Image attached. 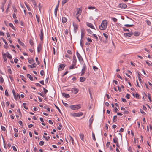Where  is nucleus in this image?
Segmentation results:
<instances>
[{"label": "nucleus", "instance_id": "obj_4", "mask_svg": "<svg viewBox=\"0 0 152 152\" xmlns=\"http://www.w3.org/2000/svg\"><path fill=\"white\" fill-rule=\"evenodd\" d=\"M83 115L82 112H79L77 113H74L72 114V116L74 117H80Z\"/></svg>", "mask_w": 152, "mask_h": 152}, {"label": "nucleus", "instance_id": "obj_28", "mask_svg": "<svg viewBox=\"0 0 152 152\" xmlns=\"http://www.w3.org/2000/svg\"><path fill=\"white\" fill-rule=\"evenodd\" d=\"M133 95L134 97H135L137 98H139L140 96L137 93H136L135 94L133 93Z\"/></svg>", "mask_w": 152, "mask_h": 152}, {"label": "nucleus", "instance_id": "obj_8", "mask_svg": "<svg viewBox=\"0 0 152 152\" xmlns=\"http://www.w3.org/2000/svg\"><path fill=\"white\" fill-rule=\"evenodd\" d=\"M1 39L3 40V41L4 43H5V44L4 45V47L5 48H7L8 46V45L7 42H6V41L5 40V39H3V38H2Z\"/></svg>", "mask_w": 152, "mask_h": 152}, {"label": "nucleus", "instance_id": "obj_32", "mask_svg": "<svg viewBox=\"0 0 152 152\" xmlns=\"http://www.w3.org/2000/svg\"><path fill=\"white\" fill-rule=\"evenodd\" d=\"M69 137H70V140L72 141V144H74V140L70 136H69Z\"/></svg>", "mask_w": 152, "mask_h": 152}, {"label": "nucleus", "instance_id": "obj_54", "mask_svg": "<svg viewBox=\"0 0 152 152\" xmlns=\"http://www.w3.org/2000/svg\"><path fill=\"white\" fill-rule=\"evenodd\" d=\"M93 35L96 38L97 41L98 40V38L96 35L95 34H93Z\"/></svg>", "mask_w": 152, "mask_h": 152}, {"label": "nucleus", "instance_id": "obj_21", "mask_svg": "<svg viewBox=\"0 0 152 152\" xmlns=\"http://www.w3.org/2000/svg\"><path fill=\"white\" fill-rule=\"evenodd\" d=\"M76 65V64L72 63V65L70 66L69 67V69H72L74 68V66H75Z\"/></svg>", "mask_w": 152, "mask_h": 152}, {"label": "nucleus", "instance_id": "obj_22", "mask_svg": "<svg viewBox=\"0 0 152 152\" xmlns=\"http://www.w3.org/2000/svg\"><path fill=\"white\" fill-rule=\"evenodd\" d=\"M27 77H28L31 80L33 81V78L29 74H27Z\"/></svg>", "mask_w": 152, "mask_h": 152}, {"label": "nucleus", "instance_id": "obj_45", "mask_svg": "<svg viewBox=\"0 0 152 152\" xmlns=\"http://www.w3.org/2000/svg\"><path fill=\"white\" fill-rule=\"evenodd\" d=\"M5 95L7 96H9L8 93V91L7 89H6L5 90Z\"/></svg>", "mask_w": 152, "mask_h": 152}, {"label": "nucleus", "instance_id": "obj_34", "mask_svg": "<svg viewBox=\"0 0 152 152\" xmlns=\"http://www.w3.org/2000/svg\"><path fill=\"white\" fill-rule=\"evenodd\" d=\"M88 8L89 10H94L95 8V7H92L91 6H88Z\"/></svg>", "mask_w": 152, "mask_h": 152}, {"label": "nucleus", "instance_id": "obj_24", "mask_svg": "<svg viewBox=\"0 0 152 152\" xmlns=\"http://www.w3.org/2000/svg\"><path fill=\"white\" fill-rule=\"evenodd\" d=\"M80 138L81 139V140L82 141H84V134H83L80 133Z\"/></svg>", "mask_w": 152, "mask_h": 152}, {"label": "nucleus", "instance_id": "obj_31", "mask_svg": "<svg viewBox=\"0 0 152 152\" xmlns=\"http://www.w3.org/2000/svg\"><path fill=\"white\" fill-rule=\"evenodd\" d=\"M69 0H62V5H64L67 2L69 1Z\"/></svg>", "mask_w": 152, "mask_h": 152}, {"label": "nucleus", "instance_id": "obj_60", "mask_svg": "<svg viewBox=\"0 0 152 152\" xmlns=\"http://www.w3.org/2000/svg\"><path fill=\"white\" fill-rule=\"evenodd\" d=\"M1 129L3 131H5L6 130L5 128L2 126H1Z\"/></svg>", "mask_w": 152, "mask_h": 152}, {"label": "nucleus", "instance_id": "obj_10", "mask_svg": "<svg viewBox=\"0 0 152 152\" xmlns=\"http://www.w3.org/2000/svg\"><path fill=\"white\" fill-rule=\"evenodd\" d=\"M58 6H59V3L56 6V7L55 9V10H54V13H55V14L56 16L58 10Z\"/></svg>", "mask_w": 152, "mask_h": 152}, {"label": "nucleus", "instance_id": "obj_62", "mask_svg": "<svg viewBox=\"0 0 152 152\" xmlns=\"http://www.w3.org/2000/svg\"><path fill=\"white\" fill-rule=\"evenodd\" d=\"M87 40H88V42H92V41L91 39H90L89 38H87Z\"/></svg>", "mask_w": 152, "mask_h": 152}, {"label": "nucleus", "instance_id": "obj_64", "mask_svg": "<svg viewBox=\"0 0 152 152\" xmlns=\"http://www.w3.org/2000/svg\"><path fill=\"white\" fill-rule=\"evenodd\" d=\"M67 53L69 54H71L72 53V52L70 50H68L67 51Z\"/></svg>", "mask_w": 152, "mask_h": 152}, {"label": "nucleus", "instance_id": "obj_42", "mask_svg": "<svg viewBox=\"0 0 152 152\" xmlns=\"http://www.w3.org/2000/svg\"><path fill=\"white\" fill-rule=\"evenodd\" d=\"M134 26V25H133V24H132V25L125 24L124 25V26H126V27H132V26Z\"/></svg>", "mask_w": 152, "mask_h": 152}, {"label": "nucleus", "instance_id": "obj_14", "mask_svg": "<svg viewBox=\"0 0 152 152\" xmlns=\"http://www.w3.org/2000/svg\"><path fill=\"white\" fill-rule=\"evenodd\" d=\"M62 96L65 98H69L70 96L69 94H66L65 93H62Z\"/></svg>", "mask_w": 152, "mask_h": 152}, {"label": "nucleus", "instance_id": "obj_30", "mask_svg": "<svg viewBox=\"0 0 152 152\" xmlns=\"http://www.w3.org/2000/svg\"><path fill=\"white\" fill-rule=\"evenodd\" d=\"M33 3V5L34 6V7L35 8L37 7V4L34 0H31Z\"/></svg>", "mask_w": 152, "mask_h": 152}, {"label": "nucleus", "instance_id": "obj_53", "mask_svg": "<svg viewBox=\"0 0 152 152\" xmlns=\"http://www.w3.org/2000/svg\"><path fill=\"white\" fill-rule=\"evenodd\" d=\"M29 43L31 46H32L33 45L34 43L32 40L31 39L29 41Z\"/></svg>", "mask_w": 152, "mask_h": 152}, {"label": "nucleus", "instance_id": "obj_59", "mask_svg": "<svg viewBox=\"0 0 152 152\" xmlns=\"http://www.w3.org/2000/svg\"><path fill=\"white\" fill-rule=\"evenodd\" d=\"M83 40L82 39H81L80 41V45L81 47L82 48L83 46V45L82 44Z\"/></svg>", "mask_w": 152, "mask_h": 152}, {"label": "nucleus", "instance_id": "obj_2", "mask_svg": "<svg viewBox=\"0 0 152 152\" xmlns=\"http://www.w3.org/2000/svg\"><path fill=\"white\" fill-rule=\"evenodd\" d=\"M70 108L73 110L78 109L81 108V105L79 104L77 105H71L69 107Z\"/></svg>", "mask_w": 152, "mask_h": 152}, {"label": "nucleus", "instance_id": "obj_16", "mask_svg": "<svg viewBox=\"0 0 152 152\" xmlns=\"http://www.w3.org/2000/svg\"><path fill=\"white\" fill-rule=\"evenodd\" d=\"M73 26H74V31H75V32L76 33L77 30V28H78L77 26V25L74 24H73Z\"/></svg>", "mask_w": 152, "mask_h": 152}, {"label": "nucleus", "instance_id": "obj_15", "mask_svg": "<svg viewBox=\"0 0 152 152\" xmlns=\"http://www.w3.org/2000/svg\"><path fill=\"white\" fill-rule=\"evenodd\" d=\"M77 11L76 13V15H78L79 16L80 15L82 12V10L80 9V8L77 9Z\"/></svg>", "mask_w": 152, "mask_h": 152}, {"label": "nucleus", "instance_id": "obj_61", "mask_svg": "<svg viewBox=\"0 0 152 152\" xmlns=\"http://www.w3.org/2000/svg\"><path fill=\"white\" fill-rule=\"evenodd\" d=\"M140 111L141 113L143 115H145V113L144 111H143L142 110L140 109Z\"/></svg>", "mask_w": 152, "mask_h": 152}, {"label": "nucleus", "instance_id": "obj_3", "mask_svg": "<svg viewBox=\"0 0 152 152\" xmlns=\"http://www.w3.org/2000/svg\"><path fill=\"white\" fill-rule=\"evenodd\" d=\"M86 64L84 63L83 65V68L81 71V76H83L86 70Z\"/></svg>", "mask_w": 152, "mask_h": 152}, {"label": "nucleus", "instance_id": "obj_46", "mask_svg": "<svg viewBox=\"0 0 152 152\" xmlns=\"http://www.w3.org/2000/svg\"><path fill=\"white\" fill-rule=\"evenodd\" d=\"M39 144L40 145L42 146L44 144V142L43 141H40L39 142Z\"/></svg>", "mask_w": 152, "mask_h": 152}, {"label": "nucleus", "instance_id": "obj_48", "mask_svg": "<svg viewBox=\"0 0 152 152\" xmlns=\"http://www.w3.org/2000/svg\"><path fill=\"white\" fill-rule=\"evenodd\" d=\"M43 89L44 90V92L45 94L47 92H48V90L46 89L44 87H43Z\"/></svg>", "mask_w": 152, "mask_h": 152}, {"label": "nucleus", "instance_id": "obj_58", "mask_svg": "<svg viewBox=\"0 0 152 152\" xmlns=\"http://www.w3.org/2000/svg\"><path fill=\"white\" fill-rule=\"evenodd\" d=\"M62 103L66 107H67L68 106V104L66 103H64V102L62 100Z\"/></svg>", "mask_w": 152, "mask_h": 152}, {"label": "nucleus", "instance_id": "obj_47", "mask_svg": "<svg viewBox=\"0 0 152 152\" xmlns=\"http://www.w3.org/2000/svg\"><path fill=\"white\" fill-rule=\"evenodd\" d=\"M93 69L95 71H97L98 69V68L96 66H93Z\"/></svg>", "mask_w": 152, "mask_h": 152}, {"label": "nucleus", "instance_id": "obj_27", "mask_svg": "<svg viewBox=\"0 0 152 152\" xmlns=\"http://www.w3.org/2000/svg\"><path fill=\"white\" fill-rule=\"evenodd\" d=\"M133 34L135 36H138L140 35V33L138 32H135L133 33Z\"/></svg>", "mask_w": 152, "mask_h": 152}, {"label": "nucleus", "instance_id": "obj_57", "mask_svg": "<svg viewBox=\"0 0 152 152\" xmlns=\"http://www.w3.org/2000/svg\"><path fill=\"white\" fill-rule=\"evenodd\" d=\"M92 137H93V139L94 141L96 140V139L95 137V136L94 134V133H92Z\"/></svg>", "mask_w": 152, "mask_h": 152}, {"label": "nucleus", "instance_id": "obj_11", "mask_svg": "<svg viewBox=\"0 0 152 152\" xmlns=\"http://www.w3.org/2000/svg\"><path fill=\"white\" fill-rule=\"evenodd\" d=\"M18 43L20 44V45L22 46L24 48L25 47V45H24V44L20 41L19 39H18Z\"/></svg>", "mask_w": 152, "mask_h": 152}, {"label": "nucleus", "instance_id": "obj_39", "mask_svg": "<svg viewBox=\"0 0 152 152\" xmlns=\"http://www.w3.org/2000/svg\"><path fill=\"white\" fill-rule=\"evenodd\" d=\"M148 97L150 102H151L152 100L151 99V96L150 94H148Z\"/></svg>", "mask_w": 152, "mask_h": 152}, {"label": "nucleus", "instance_id": "obj_52", "mask_svg": "<svg viewBox=\"0 0 152 152\" xmlns=\"http://www.w3.org/2000/svg\"><path fill=\"white\" fill-rule=\"evenodd\" d=\"M40 73L41 76H43L44 74V72L43 70H42L41 71Z\"/></svg>", "mask_w": 152, "mask_h": 152}, {"label": "nucleus", "instance_id": "obj_36", "mask_svg": "<svg viewBox=\"0 0 152 152\" xmlns=\"http://www.w3.org/2000/svg\"><path fill=\"white\" fill-rule=\"evenodd\" d=\"M36 18L38 24L39 23V17L37 16V15H36Z\"/></svg>", "mask_w": 152, "mask_h": 152}, {"label": "nucleus", "instance_id": "obj_7", "mask_svg": "<svg viewBox=\"0 0 152 152\" xmlns=\"http://www.w3.org/2000/svg\"><path fill=\"white\" fill-rule=\"evenodd\" d=\"M133 34L132 32H131L129 33H125L124 34V36L126 37H131L132 35Z\"/></svg>", "mask_w": 152, "mask_h": 152}, {"label": "nucleus", "instance_id": "obj_5", "mask_svg": "<svg viewBox=\"0 0 152 152\" xmlns=\"http://www.w3.org/2000/svg\"><path fill=\"white\" fill-rule=\"evenodd\" d=\"M118 7L121 8L125 9L127 7V5L125 4L121 3L119 4Z\"/></svg>", "mask_w": 152, "mask_h": 152}, {"label": "nucleus", "instance_id": "obj_26", "mask_svg": "<svg viewBox=\"0 0 152 152\" xmlns=\"http://www.w3.org/2000/svg\"><path fill=\"white\" fill-rule=\"evenodd\" d=\"M93 121V116H92L90 119L89 120V123H90V125H91L92 124Z\"/></svg>", "mask_w": 152, "mask_h": 152}, {"label": "nucleus", "instance_id": "obj_18", "mask_svg": "<svg viewBox=\"0 0 152 152\" xmlns=\"http://www.w3.org/2000/svg\"><path fill=\"white\" fill-rule=\"evenodd\" d=\"M37 66V64L35 63H34L32 65H29L28 67L31 68L36 67Z\"/></svg>", "mask_w": 152, "mask_h": 152}, {"label": "nucleus", "instance_id": "obj_55", "mask_svg": "<svg viewBox=\"0 0 152 152\" xmlns=\"http://www.w3.org/2000/svg\"><path fill=\"white\" fill-rule=\"evenodd\" d=\"M54 105H55V107L57 109H58V110L59 112L60 113H61V110H60V109H59V108H58V106H57L55 104H54Z\"/></svg>", "mask_w": 152, "mask_h": 152}, {"label": "nucleus", "instance_id": "obj_40", "mask_svg": "<svg viewBox=\"0 0 152 152\" xmlns=\"http://www.w3.org/2000/svg\"><path fill=\"white\" fill-rule=\"evenodd\" d=\"M7 57L8 58H10V59H11L12 58V57L11 55L10 54H9V53H8V54L7 55Z\"/></svg>", "mask_w": 152, "mask_h": 152}, {"label": "nucleus", "instance_id": "obj_37", "mask_svg": "<svg viewBox=\"0 0 152 152\" xmlns=\"http://www.w3.org/2000/svg\"><path fill=\"white\" fill-rule=\"evenodd\" d=\"M117 117V116L115 115L113 117V122H115L116 121L117 119L116 118Z\"/></svg>", "mask_w": 152, "mask_h": 152}, {"label": "nucleus", "instance_id": "obj_43", "mask_svg": "<svg viewBox=\"0 0 152 152\" xmlns=\"http://www.w3.org/2000/svg\"><path fill=\"white\" fill-rule=\"evenodd\" d=\"M103 35L105 37L106 39H107V38H108V35L107 34L105 33H104L103 34Z\"/></svg>", "mask_w": 152, "mask_h": 152}, {"label": "nucleus", "instance_id": "obj_33", "mask_svg": "<svg viewBox=\"0 0 152 152\" xmlns=\"http://www.w3.org/2000/svg\"><path fill=\"white\" fill-rule=\"evenodd\" d=\"M81 39H82L84 37L85 34L84 33L82 30H81Z\"/></svg>", "mask_w": 152, "mask_h": 152}, {"label": "nucleus", "instance_id": "obj_41", "mask_svg": "<svg viewBox=\"0 0 152 152\" xmlns=\"http://www.w3.org/2000/svg\"><path fill=\"white\" fill-rule=\"evenodd\" d=\"M87 31L88 32V34H91L92 33V31L90 29H87Z\"/></svg>", "mask_w": 152, "mask_h": 152}, {"label": "nucleus", "instance_id": "obj_19", "mask_svg": "<svg viewBox=\"0 0 152 152\" xmlns=\"http://www.w3.org/2000/svg\"><path fill=\"white\" fill-rule=\"evenodd\" d=\"M72 60H73L72 63L76 64V63H77L76 58V57L75 55H74L73 56Z\"/></svg>", "mask_w": 152, "mask_h": 152}, {"label": "nucleus", "instance_id": "obj_17", "mask_svg": "<svg viewBox=\"0 0 152 152\" xmlns=\"http://www.w3.org/2000/svg\"><path fill=\"white\" fill-rule=\"evenodd\" d=\"M42 46L41 44H39L38 45L37 47V51L39 53L41 50Z\"/></svg>", "mask_w": 152, "mask_h": 152}, {"label": "nucleus", "instance_id": "obj_1", "mask_svg": "<svg viewBox=\"0 0 152 152\" xmlns=\"http://www.w3.org/2000/svg\"><path fill=\"white\" fill-rule=\"evenodd\" d=\"M107 25V21L106 20H103L99 26V28L101 30H104L106 28Z\"/></svg>", "mask_w": 152, "mask_h": 152}, {"label": "nucleus", "instance_id": "obj_35", "mask_svg": "<svg viewBox=\"0 0 152 152\" xmlns=\"http://www.w3.org/2000/svg\"><path fill=\"white\" fill-rule=\"evenodd\" d=\"M9 26L10 27H12L14 30H15V28L14 27L13 24L12 23H10Z\"/></svg>", "mask_w": 152, "mask_h": 152}, {"label": "nucleus", "instance_id": "obj_51", "mask_svg": "<svg viewBox=\"0 0 152 152\" xmlns=\"http://www.w3.org/2000/svg\"><path fill=\"white\" fill-rule=\"evenodd\" d=\"M112 20L114 22H116L117 21V19L115 18H112Z\"/></svg>", "mask_w": 152, "mask_h": 152}, {"label": "nucleus", "instance_id": "obj_56", "mask_svg": "<svg viewBox=\"0 0 152 152\" xmlns=\"http://www.w3.org/2000/svg\"><path fill=\"white\" fill-rule=\"evenodd\" d=\"M12 148L13 150L14 151H17V149H16V148L15 146H12Z\"/></svg>", "mask_w": 152, "mask_h": 152}, {"label": "nucleus", "instance_id": "obj_63", "mask_svg": "<svg viewBox=\"0 0 152 152\" xmlns=\"http://www.w3.org/2000/svg\"><path fill=\"white\" fill-rule=\"evenodd\" d=\"M130 94H128L126 95V97L128 99H129L130 98Z\"/></svg>", "mask_w": 152, "mask_h": 152}, {"label": "nucleus", "instance_id": "obj_50", "mask_svg": "<svg viewBox=\"0 0 152 152\" xmlns=\"http://www.w3.org/2000/svg\"><path fill=\"white\" fill-rule=\"evenodd\" d=\"M118 140V139L117 138H116V140H115L114 138H113V142L115 143H118V141H117Z\"/></svg>", "mask_w": 152, "mask_h": 152}, {"label": "nucleus", "instance_id": "obj_6", "mask_svg": "<svg viewBox=\"0 0 152 152\" xmlns=\"http://www.w3.org/2000/svg\"><path fill=\"white\" fill-rule=\"evenodd\" d=\"M40 37V39L41 41H42L43 39V29H41V33L39 34Z\"/></svg>", "mask_w": 152, "mask_h": 152}, {"label": "nucleus", "instance_id": "obj_29", "mask_svg": "<svg viewBox=\"0 0 152 152\" xmlns=\"http://www.w3.org/2000/svg\"><path fill=\"white\" fill-rule=\"evenodd\" d=\"M77 53V57L80 60V58H81V55H80V54L78 53V51H77V53Z\"/></svg>", "mask_w": 152, "mask_h": 152}, {"label": "nucleus", "instance_id": "obj_38", "mask_svg": "<svg viewBox=\"0 0 152 152\" xmlns=\"http://www.w3.org/2000/svg\"><path fill=\"white\" fill-rule=\"evenodd\" d=\"M43 137L47 141H48V139H49L50 138V136H48V137H46V136H43Z\"/></svg>", "mask_w": 152, "mask_h": 152}, {"label": "nucleus", "instance_id": "obj_20", "mask_svg": "<svg viewBox=\"0 0 152 152\" xmlns=\"http://www.w3.org/2000/svg\"><path fill=\"white\" fill-rule=\"evenodd\" d=\"M62 21L63 23H65L67 21V19L66 17H63L62 18Z\"/></svg>", "mask_w": 152, "mask_h": 152}, {"label": "nucleus", "instance_id": "obj_23", "mask_svg": "<svg viewBox=\"0 0 152 152\" xmlns=\"http://www.w3.org/2000/svg\"><path fill=\"white\" fill-rule=\"evenodd\" d=\"M86 80V78L84 77H80V81L81 82H84V81H85Z\"/></svg>", "mask_w": 152, "mask_h": 152}, {"label": "nucleus", "instance_id": "obj_25", "mask_svg": "<svg viewBox=\"0 0 152 152\" xmlns=\"http://www.w3.org/2000/svg\"><path fill=\"white\" fill-rule=\"evenodd\" d=\"M14 98L16 100L18 98H20V96L19 94H17V95H15V96H14Z\"/></svg>", "mask_w": 152, "mask_h": 152}, {"label": "nucleus", "instance_id": "obj_12", "mask_svg": "<svg viewBox=\"0 0 152 152\" xmlns=\"http://www.w3.org/2000/svg\"><path fill=\"white\" fill-rule=\"evenodd\" d=\"M65 66L66 65L64 64H61L59 66V69H60L61 70H63Z\"/></svg>", "mask_w": 152, "mask_h": 152}, {"label": "nucleus", "instance_id": "obj_9", "mask_svg": "<svg viewBox=\"0 0 152 152\" xmlns=\"http://www.w3.org/2000/svg\"><path fill=\"white\" fill-rule=\"evenodd\" d=\"M72 91L75 94H76L78 92V90L76 88H72Z\"/></svg>", "mask_w": 152, "mask_h": 152}, {"label": "nucleus", "instance_id": "obj_13", "mask_svg": "<svg viewBox=\"0 0 152 152\" xmlns=\"http://www.w3.org/2000/svg\"><path fill=\"white\" fill-rule=\"evenodd\" d=\"M87 25L88 26L91 28H92L95 29L92 24L89 23H87Z\"/></svg>", "mask_w": 152, "mask_h": 152}, {"label": "nucleus", "instance_id": "obj_44", "mask_svg": "<svg viewBox=\"0 0 152 152\" xmlns=\"http://www.w3.org/2000/svg\"><path fill=\"white\" fill-rule=\"evenodd\" d=\"M0 82L1 83H3L4 82V80L2 76L0 77Z\"/></svg>", "mask_w": 152, "mask_h": 152}, {"label": "nucleus", "instance_id": "obj_49", "mask_svg": "<svg viewBox=\"0 0 152 152\" xmlns=\"http://www.w3.org/2000/svg\"><path fill=\"white\" fill-rule=\"evenodd\" d=\"M146 22L147 23V24L148 25H149V26H150L151 25V22H150V21L149 20H146Z\"/></svg>", "mask_w": 152, "mask_h": 152}]
</instances>
